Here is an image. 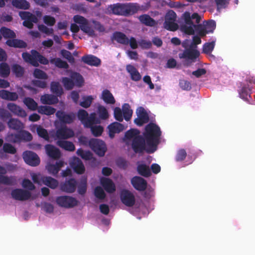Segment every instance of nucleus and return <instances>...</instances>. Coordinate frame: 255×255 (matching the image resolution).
I'll return each mask as SVG.
<instances>
[{"mask_svg": "<svg viewBox=\"0 0 255 255\" xmlns=\"http://www.w3.org/2000/svg\"><path fill=\"white\" fill-rule=\"evenodd\" d=\"M143 136L138 135L132 140L131 147L136 153H142L145 151L148 153L154 152L160 142L161 131L155 124L149 123L145 128Z\"/></svg>", "mask_w": 255, "mask_h": 255, "instance_id": "1", "label": "nucleus"}, {"mask_svg": "<svg viewBox=\"0 0 255 255\" xmlns=\"http://www.w3.org/2000/svg\"><path fill=\"white\" fill-rule=\"evenodd\" d=\"M99 118L102 120H106L109 118V113L106 108L103 106H99L98 108Z\"/></svg>", "mask_w": 255, "mask_h": 255, "instance_id": "53", "label": "nucleus"}, {"mask_svg": "<svg viewBox=\"0 0 255 255\" xmlns=\"http://www.w3.org/2000/svg\"><path fill=\"white\" fill-rule=\"evenodd\" d=\"M33 76L35 78L46 80L48 79L47 74L42 70L35 69L33 72Z\"/></svg>", "mask_w": 255, "mask_h": 255, "instance_id": "54", "label": "nucleus"}, {"mask_svg": "<svg viewBox=\"0 0 255 255\" xmlns=\"http://www.w3.org/2000/svg\"><path fill=\"white\" fill-rule=\"evenodd\" d=\"M77 116L79 120L84 125L88 117V113L85 110L81 109L78 112Z\"/></svg>", "mask_w": 255, "mask_h": 255, "instance_id": "62", "label": "nucleus"}, {"mask_svg": "<svg viewBox=\"0 0 255 255\" xmlns=\"http://www.w3.org/2000/svg\"><path fill=\"white\" fill-rule=\"evenodd\" d=\"M82 61L87 65L96 67L99 66L101 63V61L99 58L93 55L83 56L82 57Z\"/></svg>", "mask_w": 255, "mask_h": 255, "instance_id": "22", "label": "nucleus"}, {"mask_svg": "<svg viewBox=\"0 0 255 255\" xmlns=\"http://www.w3.org/2000/svg\"><path fill=\"white\" fill-rule=\"evenodd\" d=\"M100 123V120L97 117L96 113H92L90 114L89 117H88L83 125L85 128H90L94 126V125Z\"/></svg>", "mask_w": 255, "mask_h": 255, "instance_id": "30", "label": "nucleus"}, {"mask_svg": "<svg viewBox=\"0 0 255 255\" xmlns=\"http://www.w3.org/2000/svg\"><path fill=\"white\" fill-rule=\"evenodd\" d=\"M31 54L28 52H23L22 54V57L23 60L34 67H38L40 63L43 65L49 64V60L44 56L40 54L36 50H31Z\"/></svg>", "mask_w": 255, "mask_h": 255, "instance_id": "5", "label": "nucleus"}, {"mask_svg": "<svg viewBox=\"0 0 255 255\" xmlns=\"http://www.w3.org/2000/svg\"><path fill=\"white\" fill-rule=\"evenodd\" d=\"M57 145L65 149V150L69 151H73L75 149V147L74 143L69 141L58 140L57 142Z\"/></svg>", "mask_w": 255, "mask_h": 255, "instance_id": "36", "label": "nucleus"}, {"mask_svg": "<svg viewBox=\"0 0 255 255\" xmlns=\"http://www.w3.org/2000/svg\"><path fill=\"white\" fill-rule=\"evenodd\" d=\"M11 70L12 73L16 77L21 78L23 77L24 73L23 67L17 64H14L12 65Z\"/></svg>", "mask_w": 255, "mask_h": 255, "instance_id": "45", "label": "nucleus"}, {"mask_svg": "<svg viewBox=\"0 0 255 255\" xmlns=\"http://www.w3.org/2000/svg\"><path fill=\"white\" fill-rule=\"evenodd\" d=\"M74 135V131L66 126L61 127L57 129L55 136L59 140L66 139Z\"/></svg>", "mask_w": 255, "mask_h": 255, "instance_id": "14", "label": "nucleus"}, {"mask_svg": "<svg viewBox=\"0 0 255 255\" xmlns=\"http://www.w3.org/2000/svg\"><path fill=\"white\" fill-rule=\"evenodd\" d=\"M64 165V162L62 161H57L55 164H49L46 166L48 173L52 174L53 176H56L61 168Z\"/></svg>", "mask_w": 255, "mask_h": 255, "instance_id": "27", "label": "nucleus"}, {"mask_svg": "<svg viewBox=\"0 0 255 255\" xmlns=\"http://www.w3.org/2000/svg\"><path fill=\"white\" fill-rule=\"evenodd\" d=\"M196 31L198 34L202 37L206 35L207 34L206 30L205 28V26L202 25L201 24L196 23L194 24V31Z\"/></svg>", "mask_w": 255, "mask_h": 255, "instance_id": "56", "label": "nucleus"}, {"mask_svg": "<svg viewBox=\"0 0 255 255\" xmlns=\"http://www.w3.org/2000/svg\"><path fill=\"white\" fill-rule=\"evenodd\" d=\"M108 128L109 129V135L111 138L114 137L115 133H120L125 128L123 124L118 122L111 124L108 126Z\"/></svg>", "mask_w": 255, "mask_h": 255, "instance_id": "18", "label": "nucleus"}, {"mask_svg": "<svg viewBox=\"0 0 255 255\" xmlns=\"http://www.w3.org/2000/svg\"><path fill=\"white\" fill-rule=\"evenodd\" d=\"M123 116L127 121H129L131 118L132 110L130 109L129 105L128 103L124 104L122 106Z\"/></svg>", "mask_w": 255, "mask_h": 255, "instance_id": "43", "label": "nucleus"}, {"mask_svg": "<svg viewBox=\"0 0 255 255\" xmlns=\"http://www.w3.org/2000/svg\"><path fill=\"white\" fill-rule=\"evenodd\" d=\"M112 40H115L117 42L124 45H128L129 42V39L125 34L122 32L116 31L112 35Z\"/></svg>", "mask_w": 255, "mask_h": 255, "instance_id": "25", "label": "nucleus"}, {"mask_svg": "<svg viewBox=\"0 0 255 255\" xmlns=\"http://www.w3.org/2000/svg\"><path fill=\"white\" fill-rule=\"evenodd\" d=\"M23 103L30 110L35 111L37 109V103L31 98H25L23 100Z\"/></svg>", "mask_w": 255, "mask_h": 255, "instance_id": "48", "label": "nucleus"}, {"mask_svg": "<svg viewBox=\"0 0 255 255\" xmlns=\"http://www.w3.org/2000/svg\"><path fill=\"white\" fill-rule=\"evenodd\" d=\"M51 64L54 65L56 67L60 69H67L69 68V65L65 61L62 60L60 58H52L49 61Z\"/></svg>", "mask_w": 255, "mask_h": 255, "instance_id": "32", "label": "nucleus"}, {"mask_svg": "<svg viewBox=\"0 0 255 255\" xmlns=\"http://www.w3.org/2000/svg\"><path fill=\"white\" fill-rule=\"evenodd\" d=\"M89 145L92 150L100 157L105 155L107 149L105 142L97 138L91 139L89 141Z\"/></svg>", "mask_w": 255, "mask_h": 255, "instance_id": "6", "label": "nucleus"}, {"mask_svg": "<svg viewBox=\"0 0 255 255\" xmlns=\"http://www.w3.org/2000/svg\"><path fill=\"white\" fill-rule=\"evenodd\" d=\"M215 42L206 43L203 46V52L205 54H210L214 49Z\"/></svg>", "mask_w": 255, "mask_h": 255, "instance_id": "59", "label": "nucleus"}, {"mask_svg": "<svg viewBox=\"0 0 255 255\" xmlns=\"http://www.w3.org/2000/svg\"><path fill=\"white\" fill-rule=\"evenodd\" d=\"M62 82L64 87L67 90H71L74 86V83L71 78L64 77L62 78Z\"/></svg>", "mask_w": 255, "mask_h": 255, "instance_id": "60", "label": "nucleus"}, {"mask_svg": "<svg viewBox=\"0 0 255 255\" xmlns=\"http://www.w3.org/2000/svg\"><path fill=\"white\" fill-rule=\"evenodd\" d=\"M61 55L66 59L70 63L74 62V58L71 54V53L65 49H62L60 51Z\"/></svg>", "mask_w": 255, "mask_h": 255, "instance_id": "64", "label": "nucleus"}, {"mask_svg": "<svg viewBox=\"0 0 255 255\" xmlns=\"http://www.w3.org/2000/svg\"><path fill=\"white\" fill-rule=\"evenodd\" d=\"M0 35L5 39H13L16 37L15 33L10 29L2 26L0 29Z\"/></svg>", "mask_w": 255, "mask_h": 255, "instance_id": "33", "label": "nucleus"}, {"mask_svg": "<svg viewBox=\"0 0 255 255\" xmlns=\"http://www.w3.org/2000/svg\"><path fill=\"white\" fill-rule=\"evenodd\" d=\"M12 5L16 8L28 9L30 7L29 3L26 0H13Z\"/></svg>", "mask_w": 255, "mask_h": 255, "instance_id": "44", "label": "nucleus"}, {"mask_svg": "<svg viewBox=\"0 0 255 255\" xmlns=\"http://www.w3.org/2000/svg\"><path fill=\"white\" fill-rule=\"evenodd\" d=\"M200 52L195 48L191 46L186 49L184 51L179 54V57L180 59H186L190 60L194 62L199 57Z\"/></svg>", "mask_w": 255, "mask_h": 255, "instance_id": "11", "label": "nucleus"}, {"mask_svg": "<svg viewBox=\"0 0 255 255\" xmlns=\"http://www.w3.org/2000/svg\"><path fill=\"white\" fill-rule=\"evenodd\" d=\"M120 197L122 203L128 207H132L135 204L134 196L128 190H123L121 193Z\"/></svg>", "mask_w": 255, "mask_h": 255, "instance_id": "13", "label": "nucleus"}, {"mask_svg": "<svg viewBox=\"0 0 255 255\" xmlns=\"http://www.w3.org/2000/svg\"><path fill=\"white\" fill-rule=\"evenodd\" d=\"M38 112L41 114L50 116L55 113L56 109L50 106H40L38 108Z\"/></svg>", "mask_w": 255, "mask_h": 255, "instance_id": "42", "label": "nucleus"}, {"mask_svg": "<svg viewBox=\"0 0 255 255\" xmlns=\"http://www.w3.org/2000/svg\"><path fill=\"white\" fill-rule=\"evenodd\" d=\"M137 117L134 120V123L138 126H141L149 122V116L145 110L142 107H140L136 110Z\"/></svg>", "mask_w": 255, "mask_h": 255, "instance_id": "10", "label": "nucleus"}, {"mask_svg": "<svg viewBox=\"0 0 255 255\" xmlns=\"http://www.w3.org/2000/svg\"><path fill=\"white\" fill-rule=\"evenodd\" d=\"M50 91L57 97H60L63 94V88L58 82H51Z\"/></svg>", "mask_w": 255, "mask_h": 255, "instance_id": "34", "label": "nucleus"}, {"mask_svg": "<svg viewBox=\"0 0 255 255\" xmlns=\"http://www.w3.org/2000/svg\"><path fill=\"white\" fill-rule=\"evenodd\" d=\"M36 132L37 134L40 137L43 138L46 140H48L49 136L47 130L40 126H39L36 128Z\"/></svg>", "mask_w": 255, "mask_h": 255, "instance_id": "52", "label": "nucleus"}, {"mask_svg": "<svg viewBox=\"0 0 255 255\" xmlns=\"http://www.w3.org/2000/svg\"><path fill=\"white\" fill-rule=\"evenodd\" d=\"M138 173L141 176L148 177L151 175V171L149 167L144 164H139L137 167Z\"/></svg>", "mask_w": 255, "mask_h": 255, "instance_id": "40", "label": "nucleus"}, {"mask_svg": "<svg viewBox=\"0 0 255 255\" xmlns=\"http://www.w3.org/2000/svg\"><path fill=\"white\" fill-rule=\"evenodd\" d=\"M10 69L9 65L5 62L0 64V75L3 78L7 77L10 74Z\"/></svg>", "mask_w": 255, "mask_h": 255, "instance_id": "47", "label": "nucleus"}, {"mask_svg": "<svg viewBox=\"0 0 255 255\" xmlns=\"http://www.w3.org/2000/svg\"><path fill=\"white\" fill-rule=\"evenodd\" d=\"M41 181L43 184L51 189H55L58 185V182L55 179L50 176H43Z\"/></svg>", "mask_w": 255, "mask_h": 255, "instance_id": "35", "label": "nucleus"}, {"mask_svg": "<svg viewBox=\"0 0 255 255\" xmlns=\"http://www.w3.org/2000/svg\"><path fill=\"white\" fill-rule=\"evenodd\" d=\"M19 15L22 19L27 20L30 22L36 23L38 22L37 17L28 11H23L19 13Z\"/></svg>", "mask_w": 255, "mask_h": 255, "instance_id": "41", "label": "nucleus"}, {"mask_svg": "<svg viewBox=\"0 0 255 255\" xmlns=\"http://www.w3.org/2000/svg\"><path fill=\"white\" fill-rule=\"evenodd\" d=\"M101 184L104 189L109 193H112L116 191V186L110 178L103 177L100 180Z\"/></svg>", "mask_w": 255, "mask_h": 255, "instance_id": "21", "label": "nucleus"}, {"mask_svg": "<svg viewBox=\"0 0 255 255\" xmlns=\"http://www.w3.org/2000/svg\"><path fill=\"white\" fill-rule=\"evenodd\" d=\"M101 98L108 104H114L116 102L115 99L109 90H104L102 93Z\"/></svg>", "mask_w": 255, "mask_h": 255, "instance_id": "37", "label": "nucleus"}, {"mask_svg": "<svg viewBox=\"0 0 255 255\" xmlns=\"http://www.w3.org/2000/svg\"><path fill=\"white\" fill-rule=\"evenodd\" d=\"M70 164L71 167L77 174H82L85 172L84 165L81 160L78 157L74 158Z\"/></svg>", "mask_w": 255, "mask_h": 255, "instance_id": "20", "label": "nucleus"}, {"mask_svg": "<svg viewBox=\"0 0 255 255\" xmlns=\"http://www.w3.org/2000/svg\"><path fill=\"white\" fill-rule=\"evenodd\" d=\"M139 135V131L136 129L131 128L125 132L124 139H132L134 137Z\"/></svg>", "mask_w": 255, "mask_h": 255, "instance_id": "51", "label": "nucleus"}, {"mask_svg": "<svg viewBox=\"0 0 255 255\" xmlns=\"http://www.w3.org/2000/svg\"><path fill=\"white\" fill-rule=\"evenodd\" d=\"M74 21L80 24V27L75 23H72L70 26V30L73 33H77L81 29L85 33L89 36H93L95 35V31L90 25L88 20L84 17L76 15L73 17Z\"/></svg>", "mask_w": 255, "mask_h": 255, "instance_id": "3", "label": "nucleus"}, {"mask_svg": "<svg viewBox=\"0 0 255 255\" xmlns=\"http://www.w3.org/2000/svg\"><path fill=\"white\" fill-rule=\"evenodd\" d=\"M182 18L185 23L181 25L180 30L184 33L188 35L194 34V24L193 19H195L196 23L200 22L201 17L197 13H194L191 16L190 12L186 11L182 14Z\"/></svg>", "mask_w": 255, "mask_h": 255, "instance_id": "4", "label": "nucleus"}, {"mask_svg": "<svg viewBox=\"0 0 255 255\" xmlns=\"http://www.w3.org/2000/svg\"><path fill=\"white\" fill-rule=\"evenodd\" d=\"M141 23L148 26H154L157 23L156 21L148 14H142L138 17Z\"/></svg>", "mask_w": 255, "mask_h": 255, "instance_id": "29", "label": "nucleus"}, {"mask_svg": "<svg viewBox=\"0 0 255 255\" xmlns=\"http://www.w3.org/2000/svg\"><path fill=\"white\" fill-rule=\"evenodd\" d=\"M187 156V153L184 149H180L178 150L176 157L175 160L176 161H183Z\"/></svg>", "mask_w": 255, "mask_h": 255, "instance_id": "63", "label": "nucleus"}, {"mask_svg": "<svg viewBox=\"0 0 255 255\" xmlns=\"http://www.w3.org/2000/svg\"><path fill=\"white\" fill-rule=\"evenodd\" d=\"M83 101L80 102V105L84 108H88L91 106L93 98L92 96H84L83 97Z\"/></svg>", "mask_w": 255, "mask_h": 255, "instance_id": "55", "label": "nucleus"}, {"mask_svg": "<svg viewBox=\"0 0 255 255\" xmlns=\"http://www.w3.org/2000/svg\"><path fill=\"white\" fill-rule=\"evenodd\" d=\"M76 152L77 155L83 159L88 160L92 158L93 154L90 151H85L82 148H79Z\"/></svg>", "mask_w": 255, "mask_h": 255, "instance_id": "50", "label": "nucleus"}, {"mask_svg": "<svg viewBox=\"0 0 255 255\" xmlns=\"http://www.w3.org/2000/svg\"><path fill=\"white\" fill-rule=\"evenodd\" d=\"M94 194L95 196L99 199L102 200L106 197V194L103 188L100 186H97L95 188Z\"/></svg>", "mask_w": 255, "mask_h": 255, "instance_id": "61", "label": "nucleus"}, {"mask_svg": "<svg viewBox=\"0 0 255 255\" xmlns=\"http://www.w3.org/2000/svg\"><path fill=\"white\" fill-rule=\"evenodd\" d=\"M12 197L18 201L28 200L31 196L30 191L22 189H15L11 192Z\"/></svg>", "mask_w": 255, "mask_h": 255, "instance_id": "12", "label": "nucleus"}, {"mask_svg": "<svg viewBox=\"0 0 255 255\" xmlns=\"http://www.w3.org/2000/svg\"><path fill=\"white\" fill-rule=\"evenodd\" d=\"M90 128L92 133L96 137L101 135L104 130V128L101 126H94Z\"/></svg>", "mask_w": 255, "mask_h": 255, "instance_id": "58", "label": "nucleus"}, {"mask_svg": "<svg viewBox=\"0 0 255 255\" xmlns=\"http://www.w3.org/2000/svg\"><path fill=\"white\" fill-rule=\"evenodd\" d=\"M56 116L60 122L64 124H71L75 119V115L73 113L66 114L62 111H58Z\"/></svg>", "mask_w": 255, "mask_h": 255, "instance_id": "16", "label": "nucleus"}, {"mask_svg": "<svg viewBox=\"0 0 255 255\" xmlns=\"http://www.w3.org/2000/svg\"><path fill=\"white\" fill-rule=\"evenodd\" d=\"M71 78L73 80L74 85L75 84L78 87H81L82 86L84 79L80 74L77 72H73L71 75Z\"/></svg>", "mask_w": 255, "mask_h": 255, "instance_id": "46", "label": "nucleus"}, {"mask_svg": "<svg viewBox=\"0 0 255 255\" xmlns=\"http://www.w3.org/2000/svg\"><path fill=\"white\" fill-rule=\"evenodd\" d=\"M22 157L25 162L31 166H36L40 162V159L38 155L32 151L26 150L23 152Z\"/></svg>", "mask_w": 255, "mask_h": 255, "instance_id": "9", "label": "nucleus"}, {"mask_svg": "<svg viewBox=\"0 0 255 255\" xmlns=\"http://www.w3.org/2000/svg\"><path fill=\"white\" fill-rule=\"evenodd\" d=\"M0 183L6 185H14L16 183V179L14 176L8 177L0 174Z\"/></svg>", "mask_w": 255, "mask_h": 255, "instance_id": "39", "label": "nucleus"}, {"mask_svg": "<svg viewBox=\"0 0 255 255\" xmlns=\"http://www.w3.org/2000/svg\"><path fill=\"white\" fill-rule=\"evenodd\" d=\"M77 182L74 178H71L61 184V190L64 192L72 193L75 192Z\"/></svg>", "mask_w": 255, "mask_h": 255, "instance_id": "17", "label": "nucleus"}, {"mask_svg": "<svg viewBox=\"0 0 255 255\" xmlns=\"http://www.w3.org/2000/svg\"><path fill=\"white\" fill-rule=\"evenodd\" d=\"M108 9L114 14L128 16L136 13L137 7L134 3H117L109 5Z\"/></svg>", "mask_w": 255, "mask_h": 255, "instance_id": "2", "label": "nucleus"}, {"mask_svg": "<svg viewBox=\"0 0 255 255\" xmlns=\"http://www.w3.org/2000/svg\"><path fill=\"white\" fill-rule=\"evenodd\" d=\"M2 149L5 153L14 154L16 152V148L12 145L8 143H4Z\"/></svg>", "mask_w": 255, "mask_h": 255, "instance_id": "57", "label": "nucleus"}, {"mask_svg": "<svg viewBox=\"0 0 255 255\" xmlns=\"http://www.w3.org/2000/svg\"><path fill=\"white\" fill-rule=\"evenodd\" d=\"M56 202L61 207L72 208L78 205V201L71 196H61L56 198Z\"/></svg>", "mask_w": 255, "mask_h": 255, "instance_id": "8", "label": "nucleus"}, {"mask_svg": "<svg viewBox=\"0 0 255 255\" xmlns=\"http://www.w3.org/2000/svg\"><path fill=\"white\" fill-rule=\"evenodd\" d=\"M176 20V14L172 10H169L165 16L164 22V27L168 30L175 31L178 29V25L175 22Z\"/></svg>", "mask_w": 255, "mask_h": 255, "instance_id": "7", "label": "nucleus"}, {"mask_svg": "<svg viewBox=\"0 0 255 255\" xmlns=\"http://www.w3.org/2000/svg\"><path fill=\"white\" fill-rule=\"evenodd\" d=\"M131 184L134 189L139 191H144L147 185V181L144 179L137 176H134L131 178Z\"/></svg>", "mask_w": 255, "mask_h": 255, "instance_id": "15", "label": "nucleus"}, {"mask_svg": "<svg viewBox=\"0 0 255 255\" xmlns=\"http://www.w3.org/2000/svg\"><path fill=\"white\" fill-rule=\"evenodd\" d=\"M5 44L9 47L18 48H24L27 46L25 41L21 39H16V38L13 39H7Z\"/></svg>", "mask_w": 255, "mask_h": 255, "instance_id": "26", "label": "nucleus"}, {"mask_svg": "<svg viewBox=\"0 0 255 255\" xmlns=\"http://www.w3.org/2000/svg\"><path fill=\"white\" fill-rule=\"evenodd\" d=\"M41 102L44 105H55L58 103V97L52 94H46L41 96Z\"/></svg>", "mask_w": 255, "mask_h": 255, "instance_id": "24", "label": "nucleus"}, {"mask_svg": "<svg viewBox=\"0 0 255 255\" xmlns=\"http://www.w3.org/2000/svg\"><path fill=\"white\" fill-rule=\"evenodd\" d=\"M8 109L14 115L21 118H25L27 116L26 112L20 107L15 104L10 103L7 105Z\"/></svg>", "mask_w": 255, "mask_h": 255, "instance_id": "19", "label": "nucleus"}, {"mask_svg": "<svg viewBox=\"0 0 255 255\" xmlns=\"http://www.w3.org/2000/svg\"><path fill=\"white\" fill-rule=\"evenodd\" d=\"M8 127L11 129L20 130L23 128V124L16 119L11 118L7 122Z\"/></svg>", "mask_w": 255, "mask_h": 255, "instance_id": "38", "label": "nucleus"}, {"mask_svg": "<svg viewBox=\"0 0 255 255\" xmlns=\"http://www.w3.org/2000/svg\"><path fill=\"white\" fill-rule=\"evenodd\" d=\"M45 150L48 156L52 159H59L61 156L59 149L53 145L47 144L45 146Z\"/></svg>", "mask_w": 255, "mask_h": 255, "instance_id": "23", "label": "nucleus"}, {"mask_svg": "<svg viewBox=\"0 0 255 255\" xmlns=\"http://www.w3.org/2000/svg\"><path fill=\"white\" fill-rule=\"evenodd\" d=\"M87 189V181L86 178L81 179L80 183L78 186V192L81 195H84L86 193Z\"/></svg>", "mask_w": 255, "mask_h": 255, "instance_id": "49", "label": "nucleus"}, {"mask_svg": "<svg viewBox=\"0 0 255 255\" xmlns=\"http://www.w3.org/2000/svg\"><path fill=\"white\" fill-rule=\"evenodd\" d=\"M127 71L130 74L131 79L134 81L140 80L141 77L137 69L131 65H128L126 67Z\"/></svg>", "mask_w": 255, "mask_h": 255, "instance_id": "31", "label": "nucleus"}, {"mask_svg": "<svg viewBox=\"0 0 255 255\" xmlns=\"http://www.w3.org/2000/svg\"><path fill=\"white\" fill-rule=\"evenodd\" d=\"M0 97L4 100L15 101L18 99V96L15 92H11L5 90H0Z\"/></svg>", "mask_w": 255, "mask_h": 255, "instance_id": "28", "label": "nucleus"}]
</instances>
